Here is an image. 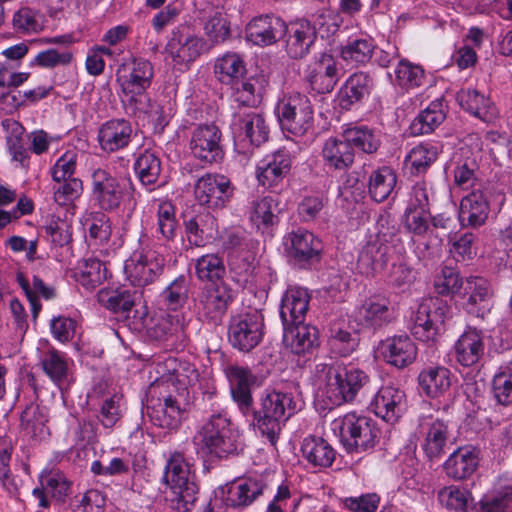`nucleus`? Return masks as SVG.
Wrapping results in <instances>:
<instances>
[{"label": "nucleus", "mask_w": 512, "mask_h": 512, "mask_svg": "<svg viewBox=\"0 0 512 512\" xmlns=\"http://www.w3.org/2000/svg\"><path fill=\"white\" fill-rule=\"evenodd\" d=\"M316 375L321 381L319 397L327 406H340L351 402L357 393L369 383V376L358 368L343 365H316Z\"/></svg>", "instance_id": "nucleus-1"}, {"label": "nucleus", "mask_w": 512, "mask_h": 512, "mask_svg": "<svg viewBox=\"0 0 512 512\" xmlns=\"http://www.w3.org/2000/svg\"><path fill=\"white\" fill-rule=\"evenodd\" d=\"M193 441L198 447V453L211 459L227 458L243 450L239 430L222 414L211 415L197 431Z\"/></svg>", "instance_id": "nucleus-2"}, {"label": "nucleus", "mask_w": 512, "mask_h": 512, "mask_svg": "<svg viewBox=\"0 0 512 512\" xmlns=\"http://www.w3.org/2000/svg\"><path fill=\"white\" fill-rule=\"evenodd\" d=\"M297 411V403L292 393L282 391H267L260 400V407L253 409L252 424L263 436L275 444L281 425Z\"/></svg>", "instance_id": "nucleus-3"}, {"label": "nucleus", "mask_w": 512, "mask_h": 512, "mask_svg": "<svg viewBox=\"0 0 512 512\" xmlns=\"http://www.w3.org/2000/svg\"><path fill=\"white\" fill-rule=\"evenodd\" d=\"M163 479L170 487L173 507L179 512H188L195 505L198 485L190 465L181 452H173L167 460Z\"/></svg>", "instance_id": "nucleus-4"}, {"label": "nucleus", "mask_w": 512, "mask_h": 512, "mask_svg": "<svg viewBox=\"0 0 512 512\" xmlns=\"http://www.w3.org/2000/svg\"><path fill=\"white\" fill-rule=\"evenodd\" d=\"M332 430L338 433L340 441L349 453L372 450L379 441L380 429L374 420L347 413L332 422Z\"/></svg>", "instance_id": "nucleus-5"}, {"label": "nucleus", "mask_w": 512, "mask_h": 512, "mask_svg": "<svg viewBox=\"0 0 512 512\" xmlns=\"http://www.w3.org/2000/svg\"><path fill=\"white\" fill-rule=\"evenodd\" d=\"M275 114L282 130L295 136H303L312 127V104L299 92L284 95L275 107Z\"/></svg>", "instance_id": "nucleus-6"}, {"label": "nucleus", "mask_w": 512, "mask_h": 512, "mask_svg": "<svg viewBox=\"0 0 512 512\" xmlns=\"http://www.w3.org/2000/svg\"><path fill=\"white\" fill-rule=\"evenodd\" d=\"M448 307L440 299L423 300L411 317L410 331L420 341H435L444 330Z\"/></svg>", "instance_id": "nucleus-7"}, {"label": "nucleus", "mask_w": 512, "mask_h": 512, "mask_svg": "<svg viewBox=\"0 0 512 512\" xmlns=\"http://www.w3.org/2000/svg\"><path fill=\"white\" fill-rule=\"evenodd\" d=\"M264 317L257 310L231 317L228 327V340L233 348L242 352L253 350L262 340Z\"/></svg>", "instance_id": "nucleus-8"}, {"label": "nucleus", "mask_w": 512, "mask_h": 512, "mask_svg": "<svg viewBox=\"0 0 512 512\" xmlns=\"http://www.w3.org/2000/svg\"><path fill=\"white\" fill-rule=\"evenodd\" d=\"M164 257L150 248L135 251L125 269L130 282L137 287H144L153 283L163 272Z\"/></svg>", "instance_id": "nucleus-9"}, {"label": "nucleus", "mask_w": 512, "mask_h": 512, "mask_svg": "<svg viewBox=\"0 0 512 512\" xmlns=\"http://www.w3.org/2000/svg\"><path fill=\"white\" fill-rule=\"evenodd\" d=\"M233 300V290L227 283L220 281L202 288L197 296L196 306L206 320L219 323Z\"/></svg>", "instance_id": "nucleus-10"}, {"label": "nucleus", "mask_w": 512, "mask_h": 512, "mask_svg": "<svg viewBox=\"0 0 512 512\" xmlns=\"http://www.w3.org/2000/svg\"><path fill=\"white\" fill-rule=\"evenodd\" d=\"M122 92L127 105L135 102L141 95H147L146 89L151 85L153 78L152 64L145 59H134L130 65H123L117 73Z\"/></svg>", "instance_id": "nucleus-11"}, {"label": "nucleus", "mask_w": 512, "mask_h": 512, "mask_svg": "<svg viewBox=\"0 0 512 512\" xmlns=\"http://www.w3.org/2000/svg\"><path fill=\"white\" fill-rule=\"evenodd\" d=\"M352 317L361 328L377 330L392 322L394 311L387 298L373 295L355 309Z\"/></svg>", "instance_id": "nucleus-12"}, {"label": "nucleus", "mask_w": 512, "mask_h": 512, "mask_svg": "<svg viewBox=\"0 0 512 512\" xmlns=\"http://www.w3.org/2000/svg\"><path fill=\"white\" fill-rule=\"evenodd\" d=\"M149 338L157 341L184 342L187 328L182 315H171L164 311L155 313L144 320Z\"/></svg>", "instance_id": "nucleus-13"}, {"label": "nucleus", "mask_w": 512, "mask_h": 512, "mask_svg": "<svg viewBox=\"0 0 512 512\" xmlns=\"http://www.w3.org/2000/svg\"><path fill=\"white\" fill-rule=\"evenodd\" d=\"M305 78L315 92H331L340 78V70L334 56L329 52L316 55L307 68Z\"/></svg>", "instance_id": "nucleus-14"}, {"label": "nucleus", "mask_w": 512, "mask_h": 512, "mask_svg": "<svg viewBox=\"0 0 512 512\" xmlns=\"http://www.w3.org/2000/svg\"><path fill=\"white\" fill-rule=\"evenodd\" d=\"M230 180L223 175L207 174L195 185V195L201 205L213 209L223 208L233 196Z\"/></svg>", "instance_id": "nucleus-15"}, {"label": "nucleus", "mask_w": 512, "mask_h": 512, "mask_svg": "<svg viewBox=\"0 0 512 512\" xmlns=\"http://www.w3.org/2000/svg\"><path fill=\"white\" fill-rule=\"evenodd\" d=\"M207 49L203 38L177 28L166 45V52L175 65L189 64Z\"/></svg>", "instance_id": "nucleus-16"}, {"label": "nucleus", "mask_w": 512, "mask_h": 512, "mask_svg": "<svg viewBox=\"0 0 512 512\" xmlns=\"http://www.w3.org/2000/svg\"><path fill=\"white\" fill-rule=\"evenodd\" d=\"M92 196L101 210H116L123 198L124 190L116 178L107 171L97 169L92 174Z\"/></svg>", "instance_id": "nucleus-17"}, {"label": "nucleus", "mask_w": 512, "mask_h": 512, "mask_svg": "<svg viewBox=\"0 0 512 512\" xmlns=\"http://www.w3.org/2000/svg\"><path fill=\"white\" fill-rule=\"evenodd\" d=\"M287 30L286 23L274 15L253 18L245 29L247 41L258 46L272 45L281 39Z\"/></svg>", "instance_id": "nucleus-18"}, {"label": "nucleus", "mask_w": 512, "mask_h": 512, "mask_svg": "<svg viewBox=\"0 0 512 512\" xmlns=\"http://www.w3.org/2000/svg\"><path fill=\"white\" fill-rule=\"evenodd\" d=\"M221 131L215 124L198 126L192 133L190 149L199 160H217L224 157Z\"/></svg>", "instance_id": "nucleus-19"}, {"label": "nucleus", "mask_w": 512, "mask_h": 512, "mask_svg": "<svg viewBox=\"0 0 512 512\" xmlns=\"http://www.w3.org/2000/svg\"><path fill=\"white\" fill-rule=\"evenodd\" d=\"M284 245L288 256L299 264L318 260L323 250L320 239L304 229L289 233Z\"/></svg>", "instance_id": "nucleus-20"}, {"label": "nucleus", "mask_w": 512, "mask_h": 512, "mask_svg": "<svg viewBox=\"0 0 512 512\" xmlns=\"http://www.w3.org/2000/svg\"><path fill=\"white\" fill-rule=\"evenodd\" d=\"M371 408L376 416L394 423L406 410V395L397 387L383 386L374 396Z\"/></svg>", "instance_id": "nucleus-21"}, {"label": "nucleus", "mask_w": 512, "mask_h": 512, "mask_svg": "<svg viewBox=\"0 0 512 512\" xmlns=\"http://www.w3.org/2000/svg\"><path fill=\"white\" fill-rule=\"evenodd\" d=\"M227 377L230 384V392L234 402L237 403L240 411L248 416L252 411L253 398L251 387L256 382V376L249 368L241 366H230L227 369Z\"/></svg>", "instance_id": "nucleus-22"}, {"label": "nucleus", "mask_w": 512, "mask_h": 512, "mask_svg": "<svg viewBox=\"0 0 512 512\" xmlns=\"http://www.w3.org/2000/svg\"><path fill=\"white\" fill-rule=\"evenodd\" d=\"M419 428V434L424 438L421 446L427 458L433 461L441 457L448 441L447 424L437 418L425 417Z\"/></svg>", "instance_id": "nucleus-23"}, {"label": "nucleus", "mask_w": 512, "mask_h": 512, "mask_svg": "<svg viewBox=\"0 0 512 512\" xmlns=\"http://www.w3.org/2000/svg\"><path fill=\"white\" fill-rule=\"evenodd\" d=\"M378 350L385 361L397 368H404L414 362L417 347L407 335H396L381 341Z\"/></svg>", "instance_id": "nucleus-24"}, {"label": "nucleus", "mask_w": 512, "mask_h": 512, "mask_svg": "<svg viewBox=\"0 0 512 512\" xmlns=\"http://www.w3.org/2000/svg\"><path fill=\"white\" fill-rule=\"evenodd\" d=\"M286 34V52L292 59H302L308 55L317 39L316 29L308 20L290 23Z\"/></svg>", "instance_id": "nucleus-25"}, {"label": "nucleus", "mask_w": 512, "mask_h": 512, "mask_svg": "<svg viewBox=\"0 0 512 512\" xmlns=\"http://www.w3.org/2000/svg\"><path fill=\"white\" fill-rule=\"evenodd\" d=\"M465 294L468 295L465 308L468 313L484 318L490 311L492 289L489 281L480 276L466 278Z\"/></svg>", "instance_id": "nucleus-26"}, {"label": "nucleus", "mask_w": 512, "mask_h": 512, "mask_svg": "<svg viewBox=\"0 0 512 512\" xmlns=\"http://www.w3.org/2000/svg\"><path fill=\"white\" fill-rule=\"evenodd\" d=\"M310 295L300 287H290L286 290L280 304V318L283 327L301 324L305 321L308 311Z\"/></svg>", "instance_id": "nucleus-27"}, {"label": "nucleus", "mask_w": 512, "mask_h": 512, "mask_svg": "<svg viewBox=\"0 0 512 512\" xmlns=\"http://www.w3.org/2000/svg\"><path fill=\"white\" fill-rule=\"evenodd\" d=\"M189 244L204 247L218 235L217 219L208 211L199 212L184 220Z\"/></svg>", "instance_id": "nucleus-28"}, {"label": "nucleus", "mask_w": 512, "mask_h": 512, "mask_svg": "<svg viewBox=\"0 0 512 512\" xmlns=\"http://www.w3.org/2000/svg\"><path fill=\"white\" fill-rule=\"evenodd\" d=\"M484 338L480 331L469 328L454 344V357L463 367L476 366L484 356Z\"/></svg>", "instance_id": "nucleus-29"}, {"label": "nucleus", "mask_w": 512, "mask_h": 512, "mask_svg": "<svg viewBox=\"0 0 512 512\" xmlns=\"http://www.w3.org/2000/svg\"><path fill=\"white\" fill-rule=\"evenodd\" d=\"M146 414L150 421L163 429L173 430L177 428L183 419L184 411L180 408L179 403L172 396H168L163 400H153L145 407Z\"/></svg>", "instance_id": "nucleus-30"}, {"label": "nucleus", "mask_w": 512, "mask_h": 512, "mask_svg": "<svg viewBox=\"0 0 512 512\" xmlns=\"http://www.w3.org/2000/svg\"><path fill=\"white\" fill-rule=\"evenodd\" d=\"M392 247L379 240L368 242L360 251L357 260L358 271L373 276L383 271L390 259Z\"/></svg>", "instance_id": "nucleus-31"}, {"label": "nucleus", "mask_w": 512, "mask_h": 512, "mask_svg": "<svg viewBox=\"0 0 512 512\" xmlns=\"http://www.w3.org/2000/svg\"><path fill=\"white\" fill-rule=\"evenodd\" d=\"M132 135V126L128 120L112 119L104 123L98 133L103 150L117 151L128 145Z\"/></svg>", "instance_id": "nucleus-32"}, {"label": "nucleus", "mask_w": 512, "mask_h": 512, "mask_svg": "<svg viewBox=\"0 0 512 512\" xmlns=\"http://www.w3.org/2000/svg\"><path fill=\"white\" fill-rule=\"evenodd\" d=\"M372 85L373 82L369 75L363 72L354 73L338 91L337 102L339 107L343 110H350L354 104L370 94Z\"/></svg>", "instance_id": "nucleus-33"}, {"label": "nucleus", "mask_w": 512, "mask_h": 512, "mask_svg": "<svg viewBox=\"0 0 512 512\" xmlns=\"http://www.w3.org/2000/svg\"><path fill=\"white\" fill-rule=\"evenodd\" d=\"M479 457L477 451L470 447H460L444 463V470L450 478L463 480L469 478L477 469Z\"/></svg>", "instance_id": "nucleus-34"}, {"label": "nucleus", "mask_w": 512, "mask_h": 512, "mask_svg": "<svg viewBox=\"0 0 512 512\" xmlns=\"http://www.w3.org/2000/svg\"><path fill=\"white\" fill-rule=\"evenodd\" d=\"M456 101L465 111L484 122L490 123L497 117V109L490 99L475 89H461L456 94Z\"/></svg>", "instance_id": "nucleus-35"}, {"label": "nucleus", "mask_w": 512, "mask_h": 512, "mask_svg": "<svg viewBox=\"0 0 512 512\" xmlns=\"http://www.w3.org/2000/svg\"><path fill=\"white\" fill-rule=\"evenodd\" d=\"M283 341L294 354H305L318 345L316 327L305 324L283 327Z\"/></svg>", "instance_id": "nucleus-36"}, {"label": "nucleus", "mask_w": 512, "mask_h": 512, "mask_svg": "<svg viewBox=\"0 0 512 512\" xmlns=\"http://www.w3.org/2000/svg\"><path fill=\"white\" fill-rule=\"evenodd\" d=\"M265 487L262 480L254 478L234 481L228 486L226 504L231 507H246L264 492Z\"/></svg>", "instance_id": "nucleus-37"}, {"label": "nucleus", "mask_w": 512, "mask_h": 512, "mask_svg": "<svg viewBox=\"0 0 512 512\" xmlns=\"http://www.w3.org/2000/svg\"><path fill=\"white\" fill-rule=\"evenodd\" d=\"M488 212L489 203L486 195L481 190H475L462 198L459 219L463 224L478 227L484 224Z\"/></svg>", "instance_id": "nucleus-38"}, {"label": "nucleus", "mask_w": 512, "mask_h": 512, "mask_svg": "<svg viewBox=\"0 0 512 512\" xmlns=\"http://www.w3.org/2000/svg\"><path fill=\"white\" fill-rule=\"evenodd\" d=\"M422 391L431 398L444 395L451 386V372L440 365L425 367L418 376Z\"/></svg>", "instance_id": "nucleus-39"}, {"label": "nucleus", "mask_w": 512, "mask_h": 512, "mask_svg": "<svg viewBox=\"0 0 512 512\" xmlns=\"http://www.w3.org/2000/svg\"><path fill=\"white\" fill-rule=\"evenodd\" d=\"M445 118L443 100L436 99L413 119L409 126L410 133L414 136L430 134L443 123Z\"/></svg>", "instance_id": "nucleus-40"}, {"label": "nucleus", "mask_w": 512, "mask_h": 512, "mask_svg": "<svg viewBox=\"0 0 512 512\" xmlns=\"http://www.w3.org/2000/svg\"><path fill=\"white\" fill-rule=\"evenodd\" d=\"M233 128L245 137L253 145L259 146L268 139V128L263 116L259 113H239L234 116Z\"/></svg>", "instance_id": "nucleus-41"}, {"label": "nucleus", "mask_w": 512, "mask_h": 512, "mask_svg": "<svg viewBox=\"0 0 512 512\" xmlns=\"http://www.w3.org/2000/svg\"><path fill=\"white\" fill-rule=\"evenodd\" d=\"M303 458L313 467L327 468L335 460V451L323 438L310 435L301 445Z\"/></svg>", "instance_id": "nucleus-42"}, {"label": "nucleus", "mask_w": 512, "mask_h": 512, "mask_svg": "<svg viewBox=\"0 0 512 512\" xmlns=\"http://www.w3.org/2000/svg\"><path fill=\"white\" fill-rule=\"evenodd\" d=\"M246 72L244 61L236 53H227L215 61V76L224 85L237 84Z\"/></svg>", "instance_id": "nucleus-43"}, {"label": "nucleus", "mask_w": 512, "mask_h": 512, "mask_svg": "<svg viewBox=\"0 0 512 512\" xmlns=\"http://www.w3.org/2000/svg\"><path fill=\"white\" fill-rule=\"evenodd\" d=\"M133 114H144L153 125L154 133L162 134L170 120L169 113L157 102H152L147 95H141L135 102L128 105Z\"/></svg>", "instance_id": "nucleus-44"}, {"label": "nucleus", "mask_w": 512, "mask_h": 512, "mask_svg": "<svg viewBox=\"0 0 512 512\" xmlns=\"http://www.w3.org/2000/svg\"><path fill=\"white\" fill-rule=\"evenodd\" d=\"M342 137L349 142L356 157L360 156V152L372 154L380 146L379 137L366 126L347 127L343 131Z\"/></svg>", "instance_id": "nucleus-45"}, {"label": "nucleus", "mask_w": 512, "mask_h": 512, "mask_svg": "<svg viewBox=\"0 0 512 512\" xmlns=\"http://www.w3.org/2000/svg\"><path fill=\"white\" fill-rule=\"evenodd\" d=\"M46 408L39 404L31 403L21 413V427L27 435L33 438H44L49 432Z\"/></svg>", "instance_id": "nucleus-46"}, {"label": "nucleus", "mask_w": 512, "mask_h": 512, "mask_svg": "<svg viewBox=\"0 0 512 512\" xmlns=\"http://www.w3.org/2000/svg\"><path fill=\"white\" fill-rule=\"evenodd\" d=\"M97 301L114 313H127L135 304V294L127 289H101Z\"/></svg>", "instance_id": "nucleus-47"}, {"label": "nucleus", "mask_w": 512, "mask_h": 512, "mask_svg": "<svg viewBox=\"0 0 512 512\" xmlns=\"http://www.w3.org/2000/svg\"><path fill=\"white\" fill-rule=\"evenodd\" d=\"M75 278L83 287L93 289L107 278V269L96 258L84 259L76 268Z\"/></svg>", "instance_id": "nucleus-48"}, {"label": "nucleus", "mask_w": 512, "mask_h": 512, "mask_svg": "<svg viewBox=\"0 0 512 512\" xmlns=\"http://www.w3.org/2000/svg\"><path fill=\"white\" fill-rule=\"evenodd\" d=\"M226 272L223 258L217 253H209L195 260V273L199 280L217 283Z\"/></svg>", "instance_id": "nucleus-49"}, {"label": "nucleus", "mask_w": 512, "mask_h": 512, "mask_svg": "<svg viewBox=\"0 0 512 512\" xmlns=\"http://www.w3.org/2000/svg\"><path fill=\"white\" fill-rule=\"evenodd\" d=\"M189 295V282L183 275L174 279L160 294V303L167 310L177 311L182 308Z\"/></svg>", "instance_id": "nucleus-50"}, {"label": "nucleus", "mask_w": 512, "mask_h": 512, "mask_svg": "<svg viewBox=\"0 0 512 512\" xmlns=\"http://www.w3.org/2000/svg\"><path fill=\"white\" fill-rule=\"evenodd\" d=\"M396 174L389 167L378 169L370 177L369 192L376 202H382L391 194L396 185Z\"/></svg>", "instance_id": "nucleus-51"}, {"label": "nucleus", "mask_w": 512, "mask_h": 512, "mask_svg": "<svg viewBox=\"0 0 512 512\" xmlns=\"http://www.w3.org/2000/svg\"><path fill=\"white\" fill-rule=\"evenodd\" d=\"M395 84L402 89L409 90L423 84L425 73L421 66L402 59L394 70Z\"/></svg>", "instance_id": "nucleus-52"}, {"label": "nucleus", "mask_w": 512, "mask_h": 512, "mask_svg": "<svg viewBox=\"0 0 512 512\" xmlns=\"http://www.w3.org/2000/svg\"><path fill=\"white\" fill-rule=\"evenodd\" d=\"M41 366L45 374L57 386L66 381L68 375V364L62 353L52 349L46 352L41 359Z\"/></svg>", "instance_id": "nucleus-53"}, {"label": "nucleus", "mask_w": 512, "mask_h": 512, "mask_svg": "<svg viewBox=\"0 0 512 512\" xmlns=\"http://www.w3.org/2000/svg\"><path fill=\"white\" fill-rule=\"evenodd\" d=\"M374 47L370 38L353 39L341 48V57L351 64H365L371 59Z\"/></svg>", "instance_id": "nucleus-54"}, {"label": "nucleus", "mask_w": 512, "mask_h": 512, "mask_svg": "<svg viewBox=\"0 0 512 512\" xmlns=\"http://www.w3.org/2000/svg\"><path fill=\"white\" fill-rule=\"evenodd\" d=\"M230 87L234 100L240 105L254 107L261 102V86L255 78H241L237 84Z\"/></svg>", "instance_id": "nucleus-55"}, {"label": "nucleus", "mask_w": 512, "mask_h": 512, "mask_svg": "<svg viewBox=\"0 0 512 512\" xmlns=\"http://www.w3.org/2000/svg\"><path fill=\"white\" fill-rule=\"evenodd\" d=\"M465 145L470 151V155H468L465 150L466 148L461 147L462 155L466 160H484L487 157L486 154L489 155L491 160H499L506 156V148L502 143H492V145L488 148L487 152L483 151L480 143V139L477 136H469L466 139Z\"/></svg>", "instance_id": "nucleus-56"}, {"label": "nucleus", "mask_w": 512, "mask_h": 512, "mask_svg": "<svg viewBox=\"0 0 512 512\" xmlns=\"http://www.w3.org/2000/svg\"><path fill=\"white\" fill-rule=\"evenodd\" d=\"M438 500L448 509L465 511L472 501L468 490L457 486L443 487L438 492Z\"/></svg>", "instance_id": "nucleus-57"}, {"label": "nucleus", "mask_w": 512, "mask_h": 512, "mask_svg": "<svg viewBox=\"0 0 512 512\" xmlns=\"http://www.w3.org/2000/svg\"><path fill=\"white\" fill-rule=\"evenodd\" d=\"M13 27L21 33H37L44 27L43 15L29 7H23L14 14Z\"/></svg>", "instance_id": "nucleus-58"}, {"label": "nucleus", "mask_w": 512, "mask_h": 512, "mask_svg": "<svg viewBox=\"0 0 512 512\" xmlns=\"http://www.w3.org/2000/svg\"><path fill=\"white\" fill-rule=\"evenodd\" d=\"M276 211H278L276 200L271 196L263 197L253 201L250 219L258 227L273 225L277 218Z\"/></svg>", "instance_id": "nucleus-59"}, {"label": "nucleus", "mask_w": 512, "mask_h": 512, "mask_svg": "<svg viewBox=\"0 0 512 512\" xmlns=\"http://www.w3.org/2000/svg\"><path fill=\"white\" fill-rule=\"evenodd\" d=\"M492 392L497 403L512 404V364L493 377Z\"/></svg>", "instance_id": "nucleus-60"}, {"label": "nucleus", "mask_w": 512, "mask_h": 512, "mask_svg": "<svg viewBox=\"0 0 512 512\" xmlns=\"http://www.w3.org/2000/svg\"><path fill=\"white\" fill-rule=\"evenodd\" d=\"M463 282L459 272L452 267L444 266L434 278V288L440 295H453L460 291Z\"/></svg>", "instance_id": "nucleus-61"}, {"label": "nucleus", "mask_w": 512, "mask_h": 512, "mask_svg": "<svg viewBox=\"0 0 512 512\" xmlns=\"http://www.w3.org/2000/svg\"><path fill=\"white\" fill-rule=\"evenodd\" d=\"M204 30L213 43H221L230 35L227 20L223 17L222 13L216 9H211L208 19L205 22Z\"/></svg>", "instance_id": "nucleus-62"}, {"label": "nucleus", "mask_w": 512, "mask_h": 512, "mask_svg": "<svg viewBox=\"0 0 512 512\" xmlns=\"http://www.w3.org/2000/svg\"><path fill=\"white\" fill-rule=\"evenodd\" d=\"M73 58V53L67 49H47L39 52L32 61V64L41 68L52 69L57 66L69 65Z\"/></svg>", "instance_id": "nucleus-63"}, {"label": "nucleus", "mask_w": 512, "mask_h": 512, "mask_svg": "<svg viewBox=\"0 0 512 512\" xmlns=\"http://www.w3.org/2000/svg\"><path fill=\"white\" fill-rule=\"evenodd\" d=\"M329 346L339 356L350 355L358 346L357 337L343 329H333L329 338Z\"/></svg>", "instance_id": "nucleus-64"}]
</instances>
